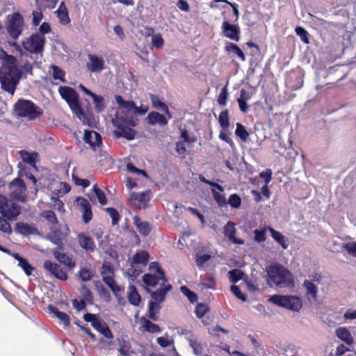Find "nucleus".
Returning a JSON list of instances; mask_svg holds the SVG:
<instances>
[{
  "label": "nucleus",
  "mask_w": 356,
  "mask_h": 356,
  "mask_svg": "<svg viewBox=\"0 0 356 356\" xmlns=\"http://www.w3.org/2000/svg\"><path fill=\"white\" fill-rule=\"evenodd\" d=\"M111 122L116 128L113 131L115 138H123L127 140H133L136 138L137 132L133 128L138 125V120L134 110L118 109Z\"/></svg>",
  "instance_id": "obj_1"
},
{
  "label": "nucleus",
  "mask_w": 356,
  "mask_h": 356,
  "mask_svg": "<svg viewBox=\"0 0 356 356\" xmlns=\"http://www.w3.org/2000/svg\"><path fill=\"white\" fill-rule=\"evenodd\" d=\"M267 282L280 289H293L295 286L293 274L280 264L266 267Z\"/></svg>",
  "instance_id": "obj_2"
},
{
  "label": "nucleus",
  "mask_w": 356,
  "mask_h": 356,
  "mask_svg": "<svg viewBox=\"0 0 356 356\" xmlns=\"http://www.w3.org/2000/svg\"><path fill=\"white\" fill-rule=\"evenodd\" d=\"M0 213L6 218L3 219L0 217V230L6 234H11L12 227L8 220L17 218L21 213V207L0 194Z\"/></svg>",
  "instance_id": "obj_3"
},
{
  "label": "nucleus",
  "mask_w": 356,
  "mask_h": 356,
  "mask_svg": "<svg viewBox=\"0 0 356 356\" xmlns=\"http://www.w3.org/2000/svg\"><path fill=\"white\" fill-rule=\"evenodd\" d=\"M22 77V72L19 69L11 70L8 67H0V83L1 89L10 95H13Z\"/></svg>",
  "instance_id": "obj_4"
},
{
  "label": "nucleus",
  "mask_w": 356,
  "mask_h": 356,
  "mask_svg": "<svg viewBox=\"0 0 356 356\" xmlns=\"http://www.w3.org/2000/svg\"><path fill=\"white\" fill-rule=\"evenodd\" d=\"M14 111L19 118H26L29 120H34L40 118L42 109L31 100L19 99L14 104Z\"/></svg>",
  "instance_id": "obj_5"
},
{
  "label": "nucleus",
  "mask_w": 356,
  "mask_h": 356,
  "mask_svg": "<svg viewBox=\"0 0 356 356\" xmlns=\"http://www.w3.org/2000/svg\"><path fill=\"white\" fill-rule=\"evenodd\" d=\"M268 301L280 307L293 312H298L302 307L301 300L291 295H273L270 296Z\"/></svg>",
  "instance_id": "obj_6"
},
{
  "label": "nucleus",
  "mask_w": 356,
  "mask_h": 356,
  "mask_svg": "<svg viewBox=\"0 0 356 356\" xmlns=\"http://www.w3.org/2000/svg\"><path fill=\"white\" fill-rule=\"evenodd\" d=\"M24 24V17L19 12H15L8 16L6 29L12 39H18L22 33Z\"/></svg>",
  "instance_id": "obj_7"
},
{
  "label": "nucleus",
  "mask_w": 356,
  "mask_h": 356,
  "mask_svg": "<svg viewBox=\"0 0 356 356\" xmlns=\"http://www.w3.org/2000/svg\"><path fill=\"white\" fill-rule=\"evenodd\" d=\"M46 38L38 33H33L22 42L23 48L31 54H42L44 51Z\"/></svg>",
  "instance_id": "obj_8"
},
{
  "label": "nucleus",
  "mask_w": 356,
  "mask_h": 356,
  "mask_svg": "<svg viewBox=\"0 0 356 356\" xmlns=\"http://www.w3.org/2000/svg\"><path fill=\"white\" fill-rule=\"evenodd\" d=\"M58 92L61 97L67 103L72 112L76 110L81 113V106L79 102V95L75 89L64 86L59 87Z\"/></svg>",
  "instance_id": "obj_9"
},
{
  "label": "nucleus",
  "mask_w": 356,
  "mask_h": 356,
  "mask_svg": "<svg viewBox=\"0 0 356 356\" xmlns=\"http://www.w3.org/2000/svg\"><path fill=\"white\" fill-rule=\"evenodd\" d=\"M221 31L224 37L235 42L240 40L241 30L238 24H232L228 20H224L221 26Z\"/></svg>",
  "instance_id": "obj_10"
},
{
  "label": "nucleus",
  "mask_w": 356,
  "mask_h": 356,
  "mask_svg": "<svg viewBox=\"0 0 356 356\" xmlns=\"http://www.w3.org/2000/svg\"><path fill=\"white\" fill-rule=\"evenodd\" d=\"M43 267L47 271L60 280L65 281L68 278L67 273L56 263L50 260H46L43 264Z\"/></svg>",
  "instance_id": "obj_11"
},
{
  "label": "nucleus",
  "mask_w": 356,
  "mask_h": 356,
  "mask_svg": "<svg viewBox=\"0 0 356 356\" xmlns=\"http://www.w3.org/2000/svg\"><path fill=\"white\" fill-rule=\"evenodd\" d=\"M88 62L86 63L88 70L91 72H100L105 68V61L102 56L89 54Z\"/></svg>",
  "instance_id": "obj_12"
},
{
  "label": "nucleus",
  "mask_w": 356,
  "mask_h": 356,
  "mask_svg": "<svg viewBox=\"0 0 356 356\" xmlns=\"http://www.w3.org/2000/svg\"><path fill=\"white\" fill-rule=\"evenodd\" d=\"M83 140L94 150H95L96 147H99L102 144V138L101 134L92 130L84 131Z\"/></svg>",
  "instance_id": "obj_13"
},
{
  "label": "nucleus",
  "mask_w": 356,
  "mask_h": 356,
  "mask_svg": "<svg viewBox=\"0 0 356 356\" xmlns=\"http://www.w3.org/2000/svg\"><path fill=\"white\" fill-rule=\"evenodd\" d=\"M172 289V286L170 284H165L163 282L156 291H154L147 289V291L149 293L152 298L154 300V301L161 303L165 301L167 293L171 291Z\"/></svg>",
  "instance_id": "obj_14"
},
{
  "label": "nucleus",
  "mask_w": 356,
  "mask_h": 356,
  "mask_svg": "<svg viewBox=\"0 0 356 356\" xmlns=\"http://www.w3.org/2000/svg\"><path fill=\"white\" fill-rule=\"evenodd\" d=\"M76 202L81 208L82 220L86 224L88 223L92 218V207L90 202L83 197H78Z\"/></svg>",
  "instance_id": "obj_15"
},
{
  "label": "nucleus",
  "mask_w": 356,
  "mask_h": 356,
  "mask_svg": "<svg viewBox=\"0 0 356 356\" xmlns=\"http://www.w3.org/2000/svg\"><path fill=\"white\" fill-rule=\"evenodd\" d=\"M15 232L23 236L39 234V231L36 227L24 222H17L15 226Z\"/></svg>",
  "instance_id": "obj_16"
},
{
  "label": "nucleus",
  "mask_w": 356,
  "mask_h": 356,
  "mask_svg": "<svg viewBox=\"0 0 356 356\" xmlns=\"http://www.w3.org/2000/svg\"><path fill=\"white\" fill-rule=\"evenodd\" d=\"M325 280L319 274H313V300H317L318 293L323 297L325 293L324 285Z\"/></svg>",
  "instance_id": "obj_17"
},
{
  "label": "nucleus",
  "mask_w": 356,
  "mask_h": 356,
  "mask_svg": "<svg viewBox=\"0 0 356 356\" xmlns=\"http://www.w3.org/2000/svg\"><path fill=\"white\" fill-rule=\"evenodd\" d=\"M19 154L24 163L30 165L35 170H38L36 163L39 161V154L37 152H29L23 149L19 152Z\"/></svg>",
  "instance_id": "obj_18"
},
{
  "label": "nucleus",
  "mask_w": 356,
  "mask_h": 356,
  "mask_svg": "<svg viewBox=\"0 0 356 356\" xmlns=\"http://www.w3.org/2000/svg\"><path fill=\"white\" fill-rule=\"evenodd\" d=\"M236 228L235 224L232 221H228L224 227V234L225 236L232 242L234 244L242 245L244 243V241L240 238H236L235 236Z\"/></svg>",
  "instance_id": "obj_19"
},
{
  "label": "nucleus",
  "mask_w": 356,
  "mask_h": 356,
  "mask_svg": "<svg viewBox=\"0 0 356 356\" xmlns=\"http://www.w3.org/2000/svg\"><path fill=\"white\" fill-rule=\"evenodd\" d=\"M79 245L86 251L93 252L96 249V245L93 239L85 233L81 232L77 236Z\"/></svg>",
  "instance_id": "obj_20"
},
{
  "label": "nucleus",
  "mask_w": 356,
  "mask_h": 356,
  "mask_svg": "<svg viewBox=\"0 0 356 356\" xmlns=\"http://www.w3.org/2000/svg\"><path fill=\"white\" fill-rule=\"evenodd\" d=\"M147 121L149 124L154 126L159 124L160 127H164L168 124V119L157 111H151L147 114Z\"/></svg>",
  "instance_id": "obj_21"
},
{
  "label": "nucleus",
  "mask_w": 356,
  "mask_h": 356,
  "mask_svg": "<svg viewBox=\"0 0 356 356\" xmlns=\"http://www.w3.org/2000/svg\"><path fill=\"white\" fill-rule=\"evenodd\" d=\"M52 253L56 260L67 266L70 269L75 267V261H73L72 258L68 256L66 253L60 252L57 250H54Z\"/></svg>",
  "instance_id": "obj_22"
},
{
  "label": "nucleus",
  "mask_w": 356,
  "mask_h": 356,
  "mask_svg": "<svg viewBox=\"0 0 356 356\" xmlns=\"http://www.w3.org/2000/svg\"><path fill=\"white\" fill-rule=\"evenodd\" d=\"M48 309L50 313L53 314L60 322L64 325L65 327H68L70 325V316L63 312H60L56 307L49 305Z\"/></svg>",
  "instance_id": "obj_23"
},
{
  "label": "nucleus",
  "mask_w": 356,
  "mask_h": 356,
  "mask_svg": "<svg viewBox=\"0 0 356 356\" xmlns=\"http://www.w3.org/2000/svg\"><path fill=\"white\" fill-rule=\"evenodd\" d=\"M134 224L139 233L143 236H147L151 232V225L148 222L142 221L139 216H135L133 218Z\"/></svg>",
  "instance_id": "obj_24"
},
{
  "label": "nucleus",
  "mask_w": 356,
  "mask_h": 356,
  "mask_svg": "<svg viewBox=\"0 0 356 356\" xmlns=\"http://www.w3.org/2000/svg\"><path fill=\"white\" fill-rule=\"evenodd\" d=\"M13 257L18 261V266L24 270L27 276L32 275L34 267L29 264L26 259L21 257L18 253L13 254Z\"/></svg>",
  "instance_id": "obj_25"
},
{
  "label": "nucleus",
  "mask_w": 356,
  "mask_h": 356,
  "mask_svg": "<svg viewBox=\"0 0 356 356\" xmlns=\"http://www.w3.org/2000/svg\"><path fill=\"white\" fill-rule=\"evenodd\" d=\"M51 234H48L46 238L53 244L58 246L60 250L63 249V243L62 241V233L59 229H51Z\"/></svg>",
  "instance_id": "obj_26"
},
{
  "label": "nucleus",
  "mask_w": 356,
  "mask_h": 356,
  "mask_svg": "<svg viewBox=\"0 0 356 356\" xmlns=\"http://www.w3.org/2000/svg\"><path fill=\"white\" fill-rule=\"evenodd\" d=\"M57 17L59 19V22L63 25H67L70 24V19L68 14L67 8L64 2H61L58 6V8L56 11Z\"/></svg>",
  "instance_id": "obj_27"
},
{
  "label": "nucleus",
  "mask_w": 356,
  "mask_h": 356,
  "mask_svg": "<svg viewBox=\"0 0 356 356\" xmlns=\"http://www.w3.org/2000/svg\"><path fill=\"white\" fill-rule=\"evenodd\" d=\"M267 229L270 233L272 238L283 249L288 248L285 236L280 232L275 230L270 226L267 227Z\"/></svg>",
  "instance_id": "obj_28"
},
{
  "label": "nucleus",
  "mask_w": 356,
  "mask_h": 356,
  "mask_svg": "<svg viewBox=\"0 0 356 356\" xmlns=\"http://www.w3.org/2000/svg\"><path fill=\"white\" fill-rule=\"evenodd\" d=\"M188 345L192 348L193 353L197 356H201L204 348L202 344L198 341L195 335H189L188 337Z\"/></svg>",
  "instance_id": "obj_29"
},
{
  "label": "nucleus",
  "mask_w": 356,
  "mask_h": 356,
  "mask_svg": "<svg viewBox=\"0 0 356 356\" xmlns=\"http://www.w3.org/2000/svg\"><path fill=\"white\" fill-rule=\"evenodd\" d=\"M161 309V306L159 302L156 301L149 300L148 304V312L147 316L150 320L154 321H157L159 320V317L157 316V314L159 313Z\"/></svg>",
  "instance_id": "obj_30"
},
{
  "label": "nucleus",
  "mask_w": 356,
  "mask_h": 356,
  "mask_svg": "<svg viewBox=\"0 0 356 356\" xmlns=\"http://www.w3.org/2000/svg\"><path fill=\"white\" fill-rule=\"evenodd\" d=\"M92 327L108 339H111L114 337L108 325L101 320H99Z\"/></svg>",
  "instance_id": "obj_31"
},
{
  "label": "nucleus",
  "mask_w": 356,
  "mask_h": 356,
  "mask_svg": "<svg viewBox=\"0 0 356 356\" xmlns=\"http://www.w3.org/2000/svg\"><path fill=\"white\" fill-rule=\"evenodd\" d=\"M127 298L129 303L134 306H138L141 301V297L136 287L133 284L129 286Z\"/></svg>",
  "instance_id": "obj_32"
},
{
  "label": "nucleus",
  "mask_w": 356,
  "mask_h": 356,
  "mask_svg": "<svg viewBox=\"0 0 356 356\" xmlns=\"http://www.w3.org/2000/svg\"><path fill=\"white\" fill-rule=\"evenodd\" d=\"M225 50L229 54L232 53L236 55L242 61L245 60V54L235 43L227 42L225 43Z\"/></svg>",
  "instance_id": "obj_33"
},
{
  "label": "nucleus",
  "mask_w": 356,
  "mask_h": 356,
  "mask_svg": "<svg viewBox=\"0 0 356 356\" xmlns=\"http://www.w3.org/2000/svg\"><path fill=\"white\" fill-rule=\"evenodd\" d=\"M149 259V254L147 251L138 250L132 258V264L147 265Z\"/></svg>",
  "instance_id": "obj_34"
},
{
  "label": "nucleus",
  "mask_w": 356,
  "mask_h": 356,
  "mask_svg": "<svg viewBox=\"0 0 356 356\" xmlns=\"http://www.w3.org/2000/svg\"><path fill=\"white\" fill-rule=\"evenodd\" d=\"M115 99L120 111L122 110H134L136 108V103L132 100H125L119 95L115 96Z\"/></svg>",
  "instance_id": "obj_35"
},
{
  "label": "nucleus",
  "mask_w": 356,
  "mask_h": 356,
  "mask_svg": "<svg viewBox=\"0 0 356 356\" xmlns=\"http://www.w3.org/2000/svg\"><path fill=\"white\" fill-rule=\"evenodd\" d=\"M140 322L142 327L145 332L154 334L160 333L161 331L158 325L153 323L150 320L147 319L145 317H142L140 318Z\"/></svg>",
  "instance_id": "obj_36"
},
{
  "label": "nucleus",
  "mask_w": 356,
  "mask_h": 356,
  "mask_svg": "<svg viewBox=\"0 0 356 356\" xmlns=\"http://www.w3.org/2000/svg\"><path fill=\"white\" fill-rule=\"evenodd\" d=\"M160 280H161V276L159 274L145 273L142 277L144 284L152 287H155L159 284Z\"/></svg>",
  "instance_id": "obj_37"
},
{
  "label": "nucleus",
  "mask_w": 356,
  "mask_h": 356,
  "mask_svg": "<svg viewBox=\"0 0 356 356\" xmlns=\"http://www.w3.org/2000/svg\"><path fill=\"white\" fill-rule=\"evenodd\" d=\"M4 57L3 58L2 65L1 67H8L11 70L19 69L17 67V58L13 56L9 55L4 52Z\"/></svg>",
  "instance_id": "obj_38"
},
{
  "label": "nucleus",
  "mask_w": 356,
  "mask_h": 356,
  "mask_svg": "<svg viewBox=\"0 0 356 356\" xmlns=\"http://www.w3.org/2000/svg\"><path fill=\"white\" fill-rule=\"evenodd\" d=\"M337 336L345 341L347 344L350 345L353 342V337L350 332L346 327H339L336 330Z\"/></svg>",
  "instance_id": "obj_39"
},
{
  "label": "nucleus",
  "mask_w": 356,
  "mask_h": 356,
  "mask_svg": "<svg viewBox=\"0 0 356 356\" xmlns=\"http://www.w3.org/2000/svg\"><path fill=\"white\" fill-rule=\"evenodd\" d=\"M93 103L95 105V108L97 113H102L106 108L105 99L101 96L94 93L91 96Z\"/></svg>",
  "instance_id": "obj_40"
},
{
  "label": "nucleus",
  "mask_w": 356,
  "mask_h": 356,
  "mask_svg": "<svg viewBox=\"0 0 356 356\" xmlns=\"http://www.w3.org/2000/svg\"><path fill=\"white\" fill-rule=\"evenodd\" d=\"M218 122L220 127L225 130L227 131L230 123H229V111L227 109L223 110L219 115L218 117Z\"/></svg>",
  "instance_id": "obj_41"
},
{
  "label": "nucleus",
  "mask_w": 356,
  "mask_h": 356,
  "mask_svg": "<svg viewBox=\"0 0 356 356\" xmlns=\"http://www.w3.org/2000/svg\"><path fill=\"white\" fill-rule=\"evenodd\" d=\"M11 190L10 197L13 199L17 200L21 202H25L27 200L26 195V188H13Z\"/></svg>",
  "instance_id": "obj_42"
},
{
  "label": "nucleus",
  "mask_w": 356,
  "mask_h": 356,
  "mask_svg": "<svg viewBox=\"0 0 356 356\" xmlns=\"http://www.w3.org/2000/svg\"><path fill=\"white\" fill-rule=\"evenodd\" d=\"M227 275L229 282L233 284H236L243 280V277L245 275L243 271L238 268L229 270Z\"/></svg>",
  "instance_id": "obj_43"
},
{
  "label": "nucleus",
  "mask_w": 356,
  "mask_h": 356,
  "mask_svg": "<svg viewBox=\"0 0 356 356\" xmlns=\"http://www.w3.org/2000/svg\"><path fill=\"white\" fill-rule=\"evenodd\" d=\"M236 128L235 130V135L238 137L242 141H247L249 137V133L246 130L245 127L241 123H236Z\"/></svg>",
  "instance_id": "obj_44"
},
{
  "label": "nucleus",
  "mask_w": 356,
  "mask_h": 356,
  "mask_svg": "<svg viewBox=\"0 0 356 356\" xmlns=\"http://www.w3.org/2000/svg\"><path fill=\"white\" fill-rule=\"evenodd\" d=\"M81 293L83 298L82 300H85V302L89 305H92L93 303V296L88 287L86 284H82L81 288Z\"/></svg>",
  "instance_id": "obj_45"
},
{
  "label": "nucleus",
  "mask_w": 356,
  "mask_h": 356,
  "mask_svg": "<svg viewBox=\"0 0 356 356\" xmlns=\"http://www.w3.org/2000/svg\"><path fill=\"white\" fill-rule=\"evenodd\" d=\"M211 259V254L209 253L200 254L196 253L195 261L197 267L201 269L204 266V264Z\"/></svg>",
  "instance_id": "obj_46"
},
{
  "label": "nucleus",
  "mask_w": 356,
  "mask_h": 356,
  "mask_svg": "<svg viewBox=\"0 0 356 356\" xmlns=\"http://www.w3.org/2000/svg\"><path fill=\"white\" fill-rule=\"evenodd\" d=\"M181 292L189 300V301L191 303H195L198 300L197 295L191 291L188 286H181L180 287Z\"/></svg>",
  "instance_id": "obj_47"
},
{
  "label": "nucleus",
  "mask_w": 356,
  "mask_h": 356,
  "mask_svg": "<svg viewBox=\"0 0 356 356\" xmlns=\"http://www.w3.org/2000/svg\"><path fill=\"white\" fill-rule=\"evenodd\" d=\"M149 99L151 100V103L152 104V106L155 108L156 109L163 111L164 108H165L168 105L163 102L159 97L156 95L150 94L149 95Z\"/></svg>",
  "instance_id": "obj_48"
},
{
  "label": "nucleus",
  "mask_w": 356,
  "mask_h": 356,
  "mask_svg": "<svg viewBox=\"0 0 356 356\" xmlns=\"http://www.w3.org/2000/svg\"><path fill=\"white\" fill-rule=\"evenodd\" d=\"M211 194L213 195V200L217 203V204L220 207H222L227 204V201L226 200V197L225 195H222L219 193L216 190L211 188Z\"/></svg>",
  "instance_id": "obj_49"
},
{
  "label": "nucleus",
  "mask_w": 356,
  "mask_h": 356,
  "mask_svg": "<svg viewBox=\"0 0 356 356\" xmlns=\"http://www.w3.org/2000/svg\"><path fill=\"white\" fill-rule=\"evenodd\" d=\"M51 69L52 70V72H53V74H52L53 78L55 80H60L63 83L66 82V81L65 79V73L63 70H61L58 66H56L54 65H52L51 66Z\"/></svg>",
  "instance_id": "obj_50"
},
{
  "label": "nucleus",
  "mask_w": 356,
  "mask_h": 356,
  "mask_svg": "<svg viewBox=\"0 0 356 356\" xmlns=\"http://www.w3.org/2000/svg\"><path fill=\"white\" fill-rule=\"evenodd\" d=\"M92 191L95 193L99 204L102 206L106 205L108 201L104 192L101 190L97 184L93 186Z\"/></svg>",
  "instance_id": "obj_51"
},
{
  "label": "nucleus",
  "mask_w": 356,
  "mask_h": 356,
  "mask_svg": "<svg viewBox=\"0 0 356 356\" xmlns=\"http://www.w3.org/2000/svg\"><path fill=\"white\" fill-rule=\"evenodd\" d=\"M149 269L150 270H155L157 274L160 275L161 276V280H163L164 282H166L168 281L165 271L161 268L158 262H150L149 264Z\"/></svg>",
  "instance_id": "obj_52"
},
{
  "label": "nucleus",
  "mask_w": 356,
  "mask_h": 356,
  "mask_svg": "<svg viewBox=\"0 0 356 356\" xmlns=\"http://www.w3.org/2000/svg\"><path fill=\"white\" fill-rule=\"evenodd\" d=\"M227 204L233 209H238L241 205V197L236 193L231 194L228 198Z\"/></svg>",
  "instance_id": "obj_53"
},
{
  "label": "nucleus",
  "mask_w": 356,
  "mask_h": 356,
  "mask_svg": "<svg viewBox=\"0 0 356 356\" xmlns=\"http://www.w3.org/2000/svg\"><path fill=\"white\" fill-rule=\"evenodd\" d=\"M94 276V273L88 268H81L79 272V278L82 282L90 281Z\"/></svg>",
  "instance_id": "obj_54"
},
{
  "label": "nucleus",
  "mask_w": 356,
  "mask_h": 356,
  "mask_svg": "<svg viewBox=\"0 0 356 356\" xmlns=\"http://www.w3.org/2000/svg\"><path fill=\"white\" fill-rule=\"evenodd\" d=\"M295 32L300 37L302 42L305 44L309 43V33L305 28L298 26L295 29Z\"/></svg>",
  "instance_id": "obj_55"
},
{
  "label": "nucleus",
  "mask_w": 356,
  "mask_h": 356,
  "mask_svg": "<svg viewBox=\"0 0 356 356\" xmlns=\"http://www.w3.org/2000/svg\"><path fill=\"white\" fill-rule=\"evenodd\" d=\"M105 211H106V213H108V214L111 217V220H112L111 221L112 225H118L119 222V220H120V214H119L118 211H117V209L113 207H107L105 209Z\"/></svg>",
  "instance_id": "obj_56"
},
{
  "label": "nucleus",
  "mask_w": 356,
  "mask_h": 356,
  "mask_svg": "<svg viewBox=\"0 0 356 356\" xmlns=\"http://www.w3.org/2000/svg\"><path fill=\"white\" fill-rule=\"evenodd\" d=\"M73 113L76 115V116L80 120L82 121L83 124H87L90 127L92 126V118L87 115L84 111L83 110V108H81V113L78 112V111L76 110H74L73 111Z\"/></svg>",
  "instance_id": "obj_57"
},
{
  "label": "nucleus",
  "mask_w": 356,
  "mask_h": 356,
  "mask_svg": "<svg viewBox=\"0 0 356 356\" xmlns=\"http://www.w3.org/2000/svg\"><path fill=\"white\" fill-rule=\"evenodd\" d=\"M266 229H256L253 231L254 233V240L257 243H261L266 241Z\"/></svg>",
  "instance_id": "obj_58"
},
{
  "label": "nucleus",
  "mask_w": 356,
  "mask_h": 356,
  "mask_svg": "<svg viewBox=\"0 0 356 356\" xmlns=\"http://www.w3.org/2000/svg\"><path fill=\"white\" fill-rule=\"evenodd\" d=\"M229 92L227 86H225L220 90V92L218 97V103L220 106H225L227 104Z\"/></svg>",
  "instance_id": "obj_59"
},
{
  "label": "nucleus",
  "mask_w": 356,
  "mask_h": 356,
  "mask_svg": "<svg viewBox=\"0 0 356 356\" xmlns=\"http://www.w3.org/2000/svg\"><path fill=\"white\" fill-rule=\"evenodd\" d=\"M231 291L232 293L239 300L243 302H245L247 300V296L245 293H243L240 287L237 285H232L231 286Z\"/></svg>",
  "instance_id": "obj_60"
},
{
  "label": "nucleus",
  "mask_w": 356,
  "mask_h": 356,
  "mask_svg": "<svg viewBox=\"0 0 356 356\" xmlns=\"http://www.w3.org/2000/svg\"><path fill=\"white\" fill-rule=\"evenodd\" d=\"M200 285H202L205 289H214L216 286L215 279L210 276L206 275L203 282H200Z\"/></svg>",
  "instance_id": "obj_61"
},
{
  "label": "nucleus",
  "mask_w": 356,
  "mask_h": 356,
  "mask_svg": "<svg viewBox=\"0 0 356 356\" xmlns=\"http://www.w3.org/2000/svg\"><path fill=\"white\" fill-rule=\"evenodd\" d=\"M152 44L156 49L161 48L164 44V40L160 33L154 34L152 36Z\"/></svg>",
  "instance_id": "obj_62"
},
{
  "label": "nucleus",
  "mask_w": 356,
  "mask_h": 356,
  "mask_svg": "<svg viewBox=\"0 0 356 356\" xmlns=\"http://www.w3.org/2000/svg\"><path fill=\"white\" fill-rule=\"evenodd\" d=\"M101 275L103 276V275H115L114 274V269L111 263H109L107 261H104L102 263V268H101Z\"/></svg>",
  "instance_id": "obj_63"
},
{
  "label": "nucleus",
  "mask_w": 356,
  "mask_h": 356,
  "mask_svg": "<svg viewBox=\"0 0 356 356\" xmlns=\"http://www.w3.org/2000/svg\"><path fill=\"white\" fill-rule=\"evenodd\" d=\"M42 216L53 225H56L58 222L55 212L51 210L44 211L42 213Z\"/></svg>",
  "instance_id": "obj_64"
}]
</instances>
